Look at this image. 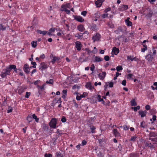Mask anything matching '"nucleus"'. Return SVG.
Segmentation results:
<instances>
[{"label": "nucleus", "mask_w": 157, "mask_h": 157, "mask_svg": "<svg viewBox=\"0 0 157 157\" xmlns=\"http://www.w3.org/2000/svg\"><path fill=\"white\" fill-rule=\"evenodd\" d=\"M150 141L145 140L144 144L146 147H147L151 149H154L157 144V137L155 138H149Z\"/></svg>", "instance_id": "f257e3e1"}, {"label": "nucleus", "mask_w": 157, "mask_h": 157, "mask_svg": "<svg viewBox=\"0 0 157 157\" xmlns=\"http://www.w3.org/2000/svg\"><path fill=\"white\" fill-rule=\"evenodd\" d=\"M57 124V119L56 118H52L49 123L50 127L52 128L55 129L56 128Z\"/></svg>", "instance_id": "f03ea898"}, {"label": "nucleus", "mask_w": 157, "mask_h": 157, "mask_svg": "<svg viewBox=\"0 0 157 157\" xmlns=\"http://www.w3.org/2000/svg\"><path fill=\"white\" fill-rule=\"evenodd\" d=\"M10 74V71L6 67V69H3L2 72L1 76L2 78H4L8 75Z\"/></svg>", "instance_id": "7ed1b4c3"}, {"label": "nucleus", "mask_w": 157, "mask_h": 157, "mask_svg": "<svg viewBox=\"0 0 157 157\" xmlns=\"http://www.w3.org/2000/svg\"><path fill=\"white\" fill-rule=\"evenodd\" d=\"M9 26L6 22H0V33L1 32L5 31L7 28H8Z\"/></svg>", "instance_id": "20e7f679"}, {"label": "nucleus", "mask_w": 157, "mask_h": 157, "mask_svg": "<svg viewBox=\"0 0 157 157\" xmlns=\"http://www.w3.org/2000/svg\"><path fill=\"white\" fill-rule=\"evenodd\" d=\"M49 67V65L48 64L44 62H42L40 63L39 66V69L41 71H43Z\"/></svg>", "instance_id": "39448f33"}, {"label": "nucleus", "mask_w": 157, "mask_h": 157, "mask_svg": "<svg viewBox=\"0 0 157 157\" xmlns=\"http://www.w3.org/2000/svg\"><path fill=\"white\" fill-rule=\"evenodd\" d=\"M27 86L25 85H22L20 86L18 89V93L21 95L22 93L24 92L27 89Z\"/></svg>", "instance_id": "423d86ee"}, {"label": "nucleus", "mask_w": 157, "mask_h": 157, "mask_svg": "<svg viewBox=\"0 0 157 157\" xmlns=\"http://www.w3.org/2000/svg\"><path fill=\"white\" fill-rule=\"evenodd\" d=\"M151 52H149L147 55L145 56V59L149 63H151L153 60V56L151 54Z\"/></svg>", "instance_id": "0eeeda50"}, {"label": "nucleus", "mask_w": 157, "mask_h": 157, "mask_svg": "<svg viewBox=\"0 0 157 157\" xmlns=\"http://www.w3.org/2000/svg\"><path fill=\"white\" fill-rule=\"evenodd\" d=\"M75 48L78 51H80L82 46V45L81 44V42L79 41H76L75 42Z\"/></svg>", "instance_id": "6e6552de"}, {"label": "nucleus", "mask_w": 157, "mask_h": 157, "mask_svg": "<svg viewBox=\"0 0 157 157\" xmlns=\"http://www.w3.org/2000/svg\"><path fill=\"white\" fill-rule=\"evenodd\" d=\"M86 88L90 90L91 91H93L94 90V92L96 90L94 88V86L92 85L91 83L90 82H87L85 85Z\"/></svg>", "instance_id": "1a4fd4ad"}, {"label": "nucleus", "mask_w": 157, "mask_h": 157, "mask_svg": "<svg viewBox=\"0 0 157 157\" xmlns=\"http://www.w3.org/2000/svg\"><path fill=\"white\" fill-rule=\"evenodd\" d=\"M128 8V6L127 5L121 4L118 8V10L122 12L127 10Z\"/></svg>", "instance_id": "9d476101"}, {"label": "nucleus", "mask_w": 157, "mask_h": 157, "mask_svg": "<svg viewBox=\"0 0 157 157\" xmlns=\"http://www.w3.org/2000/svg\"><path fill=\"white\" fill-rule=\"evenodd\" d=\"M74 19L79 22H82L84 21V20L82 17L80 16L73 15Z\"/></svg>", "instance_id": "9b49d317"}, {"label": "nucleus", "mask_w": 157, "mask_h": 157, "mask_svg": "<svg viewBox=\"0 0 157 157\" xmlns=\"http://www.w3.org/2000/svg\"><path fill=\"white\" fill-rule=\"evenodd\" d=\"M105 144V142L103 139H99V146H100L101 148H103Z\"/></svg>", "instance_id": "f8f14e48"}, {"label": "nucleus", "mask_w": 157, "mask_h": 157, "mask_svg": "<svg viewBox=\"0 0 157 157\" xmlns=\"http://www.w3.org/2000/svg\"><path fill=\"white\" fill-rule=\"evenodd\" d=\"M50 57L53 58V59L51 61V62L52 64H54L56 61L57 60H59L60 59V58L59 57L56 56H54L52 54L50 56Z\"/></svg>", "instance_id": "ddd939ff"}, {"label": "nucleus", "mask_w": 157, "mask_h": 157, "mask_svg": "<svg viewBox=\"0 0 157 157\" xmlns=\"http://www.w3.org/2000/svg\"><path fill=\"white\" fill-rule=\"evenodd\" d=\"M98 11H97L94 14L92 15L91 17L93 21H97L98 18Z\"/></svg>", "instance_id": "4468645a"}, {"label": "nucleus", "mask_w": 157, "mask_h": 157, "mask_svg": "<svg viewBox=\"0 0 157 157\" xmlns=\"http://www.w3.org/2000/svg\"><path fill=\"white\" fill-rule=\"evenodd\" d=\"M113 135L116 137H119L121 136V134L120 132L118 131L116 129H114L113 130Z\"/></svg>", "instance_id": "2eb2a0df"}, {"label": "nucleus", "mask_w": 157, "mask_h": 157, "mask_svg": "<svg viewBox=\"0 0 157 157\" xmlns=\"http://www.w3.org/2000/svg\"><path fill=\"white\" fill-rule=\"evenodd\" d=\"M24 71L27 74H28L29 72V66L28 64H25L24 65L23 68Z\"/></svg>", "instance_id": "dca6fc26"}, {"label": "nucleus", "mask_w": 157, "mask_h": 157, "mask_svg": "<svg viewBox=\"0 0 157 157\" xmlns=\"http://www.w3.org/2000/svg\"><path fill=\"white\" fill-rule=\"evenodd\" d=\"M119 49L114 47L113 48L112 50V53L113 54L117 55L119 52Z\"/></svg>", "instance_id": "f3484780"}, {"label": "nucleus", "mask_w": 157, "mask_h": 157, "mask_svg": "<svg viewBox=\"0 0 157 157\" xmlns=\"http://www.w3.org/2000/svg\"><path fill=\"white\" fill-rule=\"evenodd\" d=\"M139 114L142 118L145 117L146 115L147 112L146 110H140L139 111Z\"/></svg>", "instance_id": "a211bd4d"}, {"label": "nucleus", "mask_w": 157, "mask_h": 157, "mask_svg": "<svg viewBox=\"0 0 157 157\" xmlns=\"http://www.w3.org/2000/svg\"><path fill=\"white\" fill-rule=\"evenodd\" d=\"M77 29L81 32H82L85 30L84 25L82 24L78 25L77 27Z\"/></svg>", "instance_id": "6ab92c4d"}, {"label": "nucleus", "mask_w": 157, "mask_h": 157, "mask_svg": "<svg viewBox=\"0 0 157 157\" xmlns=\"http://www.w3.org/2000/svg\"><path fill=\"white\" fill-rule=\"evenodd\" d=\"M44 84H43L41 86L39 85H37V87L38 88V92L39 93H40V91H42L44 89Z\"/></svg>", "instance_id": "aec40b11"}, {"label": "nucleus", "mask_w": 157, "mask_h": 157, "mask_svg": "<svg viewBox=\"0 0 157 157\" xmlns=\"http://www.w3.org/2000/svg\"><path fill=\"white\" fill-rule=\"evenodd\" d=\"M106 75V73L105 72H103L102 73L99 74V78L100 79L103 80L104 79Z\"/></svg>", "instance_id": "412c9836"}, {"label": "nucleus", "mask_w": 157, "mask_h": 157, "mask_svg": "<svg viewBox=\"0 0 157 157\" xmlns=\"http://www.w3.org/2000/svg\"><path fill=\"white\" fill-rule=\"evenodd\" d=\"M129 17H127V19L125 20L126 25L128 26H130L132 25V23L129 21Z\"/></svg>", "instance_id": "4be33fe9"}, {"label": "nucleus", "mask_w": 157, "mask_h": 157, "mask_svg": "<svg viewBox=\"0 0 157 157\" xmlns=\"http://www.w3.org/2000/svg\"><path fill=\"white\" fill-rule=\"evenodd\" d=\"M132 57L133 56H128L127 57V59H130L131 60V61H132L133 60L135 61H137L138 60H139V59L138 58H137L136 57H133V58H132Z\"/></svg>", "instance_id": "5701e85b"}, {"label": "nucleus", "mask_w": 157, "mask_h": 157, "mask_svg": "<svg viewBox=\"0 0 157 157\" xmlns=\"http://www.w3.org/2000/svg\"><path fill=\"white\" fill-rule=\"evenodd\" d=\"M156 136H157V132H151L150 134L149 138H155Z\"/></svg>", "instance_id": "b1692460"}, {"label": "nucleus", "mask_w": 157, "mask_h": 157, "mask_svg": "<svg viewBox=\"0 0 157 157\" xmlns=\"http://www.w3.org/2000/svg\"><path fill=\"white\" fill-rule=\"evenodd\" d=\"M36 32L42 35L43 36L45 35L47 33V31L45 30L42 31L40 30H37Z\"/></svg>", "instance_id": "393cba45"}, {"label": "nucleus", "mask_w": 157, "mask_h": 157, "mask_svg": "<svg viewBox=\"0 0 157 157\" xmlns=\"http://www.w3.org/2000/svg\"><path fill=\"white\" fill-rule=\"evenodd\" d=\"M139 154L137 153L132 152L129 155V157H139Z\"/></svg>", "instance_id": "a878e982"}, {"label": "nucleus", "mask_w": 157, "mask_h": 157, "mask_svg": "<svg viewBox=\"0 0 157 157\" xmlns=\"http://www.w3.org/2000/svg\"><path fill=\"white\" fill-rule=\"evenodd\" d=\"M142 45H143L144 48H141V52H144L147 49V46L145 44H142Z\"/></svg>", "instance_id": "bb28decb"}, {"label": "nucleus", "mask_w": 157, "mask_h": 157, "mask_svg": "<svg viewBox=\"0 0 157 157\" xmlns=\"http://www.w3.org/2000/svg\"><path fill=\"white\" fill-rule=\"evenodd\" d=\"M7 67L10 72L11 70L13 69L14 70L16 69V66L14 65H10L9 67Z\"/></svg>", "instance_id": "cd10ccee"}, {"label": "nucleus", "mask_w": 157, "mask_h": 157, "mask_svg": "<svg viewBox=\"0 0 157 157\" xmlns=\"http://www.w3.org/2000/svg\"><path fill=\"white\" fill-rule=\"evenodd\" d=\"M92 39L94 40V42H95L96 41L98 40V33H96L92 37Z\"/></svg>", "instance_id": "c85d7f7f"}, {"label": "nucleus", "mask_w": 157, "mask_h": 157, "mask_svg": "<svg viewBox=\"0 0 157 157\" xmlns=\"http://www.w3.org/2000/svg\"><path fill=\"white\" fill-rule=\"evenodd\" d=\"M67 90H63L62 91V98L63 99L65 98L67 94Z\"/></svg>", "instance_id": "c756f323"}, {"label": "nucleus", "mask_w": 157, "mask_h": 157, "mask_svg": "<svg viewBox=\"0 0 157 157\" xmlns=\"http://www.w3.org/2000/svg\"><path fill=\"white\" fill-rule=\"evenodd\" d=\"M90 129L91 130V132L92 133H95L96 132L95 129H96L95 127L92 125H90Z\"/></svg>", "instance_id": "7c9ffc66"}, {"label": "nucleus", "mask_w": 157, "mask_h": 157, "mask_svg": "<svg viewBox=\"0 0 157 157\" xmlns=\"http://www.w3.org/2000/svg\"><path fill=\"white\" fill-rule=\"evenodd\" d=\"M131 104V106H136L137 105V104L135 101L134 99H132L130 101Z\"/></svg>", "instance_id": "2f4dec72"}, {"label": "nucleus", "mask_w": 157, "mask_h": 157, "mask_svg": "<svg viewBox=\"0 0 157 157\" xmlns=\"http://www.w3.org/2000/svg\"><path fill=\"white\" fill-rule=\"evenodd\" d=\"M70 6V4L69 3H67L66 4L63 5L62 6V8L64 9H66L67 8H69Z\"/></svg>", "instance_id": "473e14b6"}, {"label": "nucleus", "mask_w": 157, "mask_h": 157, "mask_svg": "<svg viewBox=\"0 0 157 157\" xmlns=\"http://www.w3.org/2000/svg\"><path fill=\"white\" fill-rule=\"evenodd\" d=\"M31 44L32 45V46L33 47L35 48L37 46V41H32L31 43Z\"/></svg>", "instance_id": "72a5a7b5"}, {"label": "nucleus", "mask_w": 157, "mask_h": 157, "mask_svg": "<svg viewBox=\"0 0 157 157\" xmlns=\"http://www.w3.org/2000/svg\"><path fill=\"white\" fill-rule=\"evenodd\" d=\"M79 34V33H77L75 35V36L78 37V39H80L82 38L83 37L82 34Z\"/></svg>", "instance_id": "f704fd0d"}, {"label": "nucleus", "mask_w": 157, "mask_h": 157, "mask_svg": "<svg viewBox=\"0 0 157 157\" xmlns=\"http://www.w3.org/2000/svg\"><path fill=\"white\" fill-rule=\"evenodd\" d=\"M32 117L33 119L35 120L36 122H38L39 121V119L37 117L35 114H33L32 115Z\"/></svg>", "instance_id": "c9c22d12"}, {"label": "nucleus", "mask_w": 157, "mask_h": 157, "mask_svg": "<svg viewBox=\"0 0 157 157\" xmlns=\"http://www.w3.org/2000/svg\"><path fill=\"white\" fill-rule=\"evenodd\" d=\"M133 76V75L132 74H129L127 75V78L129 80L130 79H133L132 78V77Z\"/></svg>", "instance_id": "e433bc0d"}, {"label": "nucleus", "mask_w": 157, "mask_h": 157, "mask_svg": "<svg viewBox=\"0 0 157 157\" xmlns=\"http://www.w3.org/2000/svg\"><path fill=\"white\" fill-rule=\"evenodd\" d=\"M90 29L93 31H95L97 30V26L95 24H93L91 26Z\"/></svg>", "instance_id": "4c0bfd02"}, {"label": "nucleus", "mask_w": 157, "mask_h": 157, "mask_svg": "<svg viewBox=\"0 0 157 157\" xmlns=\"http://www.w3.org/2000/svg\"><path fill=\"white\" fill-rule=\"evenodd\" d=\"M146 125L145 124V122L144 121H143L141 123L140 125V127L144 128L146 127Z\"/></svg>", "instance_id": "58836bf2"}, {"label": "nucleus", "mask_w": 157, "mask_h": 157, "mask_svg": "<svg viewBox=\"0 0 157 157\" xmlns=\"http://www.w3.org/2000/svg\"><path fill=\"white\" fill-rule=\"evenodd\" d=\"M132 109H133L135 112H136L137 110H139L140 109V107L139 105L137 106L136 107H132Z\"/></svg>", "instance_id": "ea45409f"}, {"label": "nucleus", "mask_w": 157, "mask_h": 157, "mask_svg": "<svg viewBox=\"0 0 157 157\" xmlns=\"http://www.w3.org/2000/svg\"><path fill=\"white\" fill-rule=\"evenodd\" d=\"M137 137L136 136H133L131 137L130 139V140L131 141H132L133 142H134L136 140Z\"/></svg>", "instance_id": "a19ab883"}, {"label": "nucleus", "mask_w": 157, "mask_h": 157, "mask_svg": "<svg viewBox=\"0 0 157 157\" xmlns=\"http://www.w3.org/2000/svg\"><path fill=\"white\" fill-rule=\"evenodd\" d=\"M91 53H93L94 54H95L97 52L98 50L97 48H96V47H95L94 48V49L93 50L91 51Z\"/></svg>", "instance_id": "79ce46f5"}, {"label": "nucleus", "mask_w": 157, "mask_h": 157, "mask_svg": "<svg viewBox=\"0 0 157 157\" xmlns=\"http://www.w3.org/2000/svg\"><path fill=\"white\" fill-rule=\"evenodd\" d=\"M156 111V109H151L150 111V113L151 114L153 115L155 114Z\"/></svg>", "instance_id": "37998d69"}, {"label": "nucleus", "mask_w": 157, "mask_h": 157, "mask_svg": "<svg viewBox=\"0 0 157 157\" xmlns=\"http://www.w3.org/2000/svg\"><path fill=\"white\" fill-rule=\"evenodd\" d=\"M94 68H95V67H94V64H92L91 65V66L90 68V70L92 71V74H93L94 75V72H93V71H94Z\"/></svg>", "instance_id": "c03bdc74"}, {"label": "nucleus", "mask_w": 157, "mask_h": 157, "mask_svg": "<svg viewBox=\"0 0 157 157\" xmlns=\"http://www.w3.org/2000/svg\"><path fill=\"white\" fill-rule=\"evenodd\" d=\"M123 69V68L122 66H119L117 67L116 70L117 71H120V70H122Z\"/></svg>", "instance_id": "a18cd8bd"}, {"label": "nucleus", "mask_w": 157, "mask_h": 157, "mask_svg": "<svg viewBox=\"0 0 157 157\" xmlns=\"http://www.w3.org/2000/svg\"><path fill=\"white\" fill-rule=\"evenodd\" d=\"M56 157H63L62 156L61 153L60 152H57L56 154Z\"/></svg>", "instance_id": "49530a36"}, {"label": "nucleus", "mask_w": 157, "mask_h": 157, "mask_svg": "<svg viewBox=\"0 0 157 157\" xmlns=\"http://www.w3.org/2000/svg\"><path fill=\"white\" fill-rule=\"evenodd\" d=\"M13 108L11 106H9L8 109L7 110V113H11L12 112Z\"/></svg>", "instance_id": "de8ad7c7"}, {"label": "nucleus", "mask_w": 157, "mask_h": 157, "mask_svg": "<svg viewBox=\"0 0 157 157\" xmlns=\"http://www.w3.org/2000/svg\"><path fill=\"white\" fill-rule=\"evenodd\" d=\"M31 95V93L29 92H26L25 93V98H29V96Z\"/></svg>", "instance_id": "09e8293b"}, {"label": "nucleus", "mask_w": 157, "mask_h": 157, "mask_svg": "<svg viewBox=\"0 0 157 157\" xmlns=\"http://www.w3.org/2000/svg\"><path fill=\"white\" fill-rule=\"evenodd\" d=\"M46 83L47 84H53V79H50L48 81H47Z\"/></svg>", "instance_id": "8fccbe9b"}, {"label": "nucleus", "mask_w": 157, "mask_h": 157, "mask_svg": "<svg viewBox=\"0 0 157 157\" xmlns=\"http://www.w3.org/2000/svg\"><path fill=\"white\" fill-rule=\"evenodd\" d=\"M31 64L33 65V66L31 67L30 68L33 67V68H36V63L35 62L32 61L31 63Z\"/></svg>", "instance_id": "3c124183"}, {"label": "nucleus", "mask_w": 157, "mask_h": 157, "mask_svg": "<svg viewBox=\"0 0 157 157\" xmlns=\"http://www.w3.org/2000/svg\"><path fill=\"white\" fill-rule=\"evenodd\" d=\"M67 119L64 116H62L61 119V121L63 122L64 123L66 121Z\"/></svg>", "instance_id": "603ef678"}, {"label": "nucleus", "mask_w": 157, "mask_h": 157, "mask_svg": "<svg viewBox=\"0 0 157 157\" xmlns=\"http://www.w3.org/2000/svg\"><path fill=\"white\" fill-rule=\"evenodd\" d=\"M44 157H52V155L50 153H45L44 154Z\"/></svg>", "instance_id": "864d4df0"}, {"label": "nucleus", "mask_w": 157, "mask_h": 157, "mask_svg": "<svg viewBox=\"0 0 157 157\" xmlns=\"http://www.w3.org/2000/svg\"><path fill=\"white\" fill-rule=\"evenodd\" d=\"M105 0H99V8L100 7Z\"/></svg>", "instance_id": "5fc2aeb1"}, {"label": "nucleus", "mask_w": 157, "mask_h": 157, "mask_svg": "<svg viewBox=\"0 0 157 157\" xmlns=\"http://www.w3.org/2000/svg\"><path fill=\"white\" fill-rule=\"evenodd\" d=\"M80 88V86L78 85H75L72 87L73 89H79Z\"/></svg>", "instance_id": "6e6d98bb"}, {"label": "nucleus", "mask_w": 157, "mask_h": 157, "mask_svg": "<svg viewBox=\"0 0 157 157\" xmlns=\"http://www.w3.org/2000/svg\"><path fill=\"white\" fill-rule=\"evenodd\" d=\"M82 98H85L87 95V93L86 92H84L82 94L80 95Z\"/></svg>", "instance_id": "4d7b16f0"}, {"label": "nucleus", "mask_w": 157, "mask_h": 157, "mask_svg": "<svg viewBox=\"0 0 157 157\" xmlns=\"http://www.w3.org/2000/svg\"><path fill=\"white\" fill-rule=\"evenodd\" d=\"M32 119L31 117L28 115L27 117L26 120L29 121V123H30Z\"/></svg>", "instance_id": "13d9d810"}, {"label": "nucleus", "mask_w": 157, "mask_h": 157, "mask_svg": "<svg viewBox=\"0 0 157 157\" xmlns=\"http://www.w3.org/2000/svg\"><path fill=\"white\" fill-rule=\"evenodd\" d=\"M44 130L45 131H48L49 129V126L48 125H45L43 127Z\"/></svg>", "instance_id": "bf43d9fd"}, {"label": "nucleus", "mask_w": 157, "mask_h": 157, "mask_svg": "<svg viewBox=\"0 0 157 157\" xmlns=\"http://www.w3.org/2000/svg\"><path fill=\"white\" fill-rule=\"evenodd\" d=\"M108 14L107 13H105L102 14L101 15V17L103 18H106L108 17Z\"/></svg>", "instance_id": "052dcab7"}, {"label": "nucleus", "mask_w": 157, "mask_h": 157, "mask_svg": "<svg viewBox=\"0 0 157 157\" xmlns=\"http://www.w3.org/2000/svg\"><path fill=\"white\" fill-rule=\"evenodd\" d=\"M85 51L87 52L88 55H90L91 53V51L88 48H86L85 49Z\"/></svg>", "instance_id": "680f3d73"}, {"label": "nucleus", "mask_w": 157, "mask_h": 157, "mask_svg": "<svg viewBox=\"0 0 157 157\" xmlns=\"http://www.w3.org/2000/svg\"><path fill=\"white\" fill-rule=\"evenodd\" d=\"M87 13V12L86 11H84L81 12V14L83 16H85L86 15Z\"/></svg>", "instance_id": "e2e57ef3"}, {"label": "nucleus", "mask_w": 157, "mask_h": 157, "mask_svg": "<svg viewBox=\"0 0 157 157\" xmlns=\"http://www.w3.org/2000/svg\"><path fill=\"white\" fill-rule=\"evenodd\" d=\"M87 144V142L85 140H83L82 142V146H84L86 145Z\"/></svg>", "instance_id": "0e129e2a"}, {"label": "nucleus", "mask_w": 157, "mask_h": 157, "mask_svg": "<svg viewBox=\"0 0 157 157\" xmlns=\"http://www.w3.org/2000/svg\"><path fill=\"white\" fill-rule=\"evenodd\" d=\"M152 51L153 52V55H155L156 54V50H155V48L154 47H153L152 48Z\"/></svg>", "instance_id": "69168bd1"}, {"label": "nucleus", "mask_w": 157, "mask_h": 157, "mask_svg": "<svg viewBox=\"0 0 157 157\" xmlns=\"http://www.w3.org/2000/svg\"><path fill=\"white\" fill-rule=\"evenodd\" d=\"M57 138H53L52 139V140L53 141V144L54 145H56L57 143Z\"/></svg>", "instance_id": "338daca9"}, {"label": "nucleus", "mask_w": 157, "mask_h": 157, "mask_svg": "<svg viewBox=\"0 0 157 157\" xmlns=\"http://www.w3.org/2000/svg\"><path fill=\"white\" fill-rule=\"evenodd\" d=\"M104 59L106 61H108L109 59V57L108 56H105L104 57Z\"/></svg>", "instance_id": "774afa93"}]
</instances>
